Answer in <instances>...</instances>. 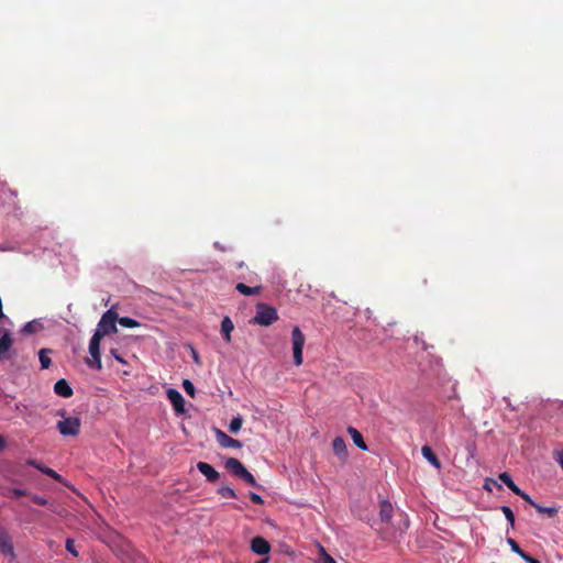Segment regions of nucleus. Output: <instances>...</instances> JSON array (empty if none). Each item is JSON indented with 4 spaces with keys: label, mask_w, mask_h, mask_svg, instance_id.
I'll return each instance as SVG.
<instances>
[{
    "label": "nucleus",
    "mask_w": 563,
    "mask_h": 563,
    "mask_svg": "<svg viewBox=\"0 0 563 563\" xmlns=\"http://www.w3.org/2000/svg\"><path fill=\"white\" fill-rule=\"evenodd\" d=\"M393 514V505L388 500H383L379 506V517L383 527L378 529V532L384 540H395L398 536L402 534L409 526L407 518H401V525L399 523L396 528L390 522ZM400 517H402V515H400Z\"/></svg>",
    "instance_id": "1"
},
{
    "label": "nucleus",
    "mask_w": 563,
    "mask_h": 563,
    "mask_svg": "<svg viewBox=\"0 0 563 563\" xmlns=\"http://www.w3.org/2000/svg\"><path fill=\"white\" fill-rule=\"evenodd\" d=\"M225 468L235 477L244 481L246 484L260 487L255 477L245 468L242 462L235 457H229L225 461Z\"/></svg>",
    "instance_id": "2"
},
{
    "label": "nucleus",
    "mask_w": 563,
    "mask_h": 563,
    "mask_svg": "<svg viewBox=\"0 0 563 563\" xmlns=\"http://www.w3.org/2000/svg\"><path fill=\"white\" fill-rule=\"evenodd\" d=\"M115 322H118V313L111 308L102 314L95 333H99L102 338L115 333L118 331Z\"/></svg>",
    "instance_id": "3"
},
{
    "label": "nucleus",
    "mask_w": 563,
    "mask_h": 563,
    "mask_svg": "<svg viewBox=\"0 0 563 563\" xmlns=\"http://www.w3.org/2000/svg\"><path fill=\"white\" fill-rule=\"evenodd\" d=\"M278 319L277 310L265 303H258L256 306V314L253 318V323L268 327Z\"/></svg>",
    "instance_id": "4"
},
{
    "label": "nucleus",
    "mask_w": 563,
    "mask_h": 563,
    "mask_svg": "<svg viewBox=\"0 0 563 563\" xmlns=\"http://www.w3.org/2000/svg\"><path fill=\"white\" fill-rule=\"evenodd\" d=\"M60 416L64 418L63 420L57 422V430L62 435L65 437H76L80 432L81 421L77 417H68L65 418V411L60 412Z\"/></svg>",
    "instance_id": "5"
},
{
    "label": "nucleus",
    "mask_w": 563,
    "mask_h": 563,
    "mask_svg": "<svg viewBox=\"0 0 563 563\" xmlns=\"http://www.w3.org/2000/svg\"><path fill=\"white\" fill-rule=\"evenodd\" d=\"M102 340V336H100L99 333H93V335L90 339L89 342V353L91 355V358L87 360V364L89 367L95 369H101V357H100V342Z\"/></svg>",
    "instance_id": "6"
},
{
    "label": "nucleus",
    "mask_w": 563,
    "mask_h": 563,
    "mask_svg": "<svg viewBox=\"0 0 563 563\" xmlns=\"http://www.w3.org/2000/svg\"><path fill=\"white\" fill-rule=\"evenodd\" d=\"M292 342V355L294 362L297 366L302 364V350L306 342V338L298 327H295L291 331Z\"/></svg>",
    "instance_id": "7"
},
{
    "label": "nucleus",
    "mask_w": 563,
    "mask_h": 563,
    "mask_svg": "<svg viewBox=\"0 0 563 563\" xmlns=\"http://www.w3.org/2000/svg\"><path fill=\"white\" fill-rule=\"evenodd\" d=\"M0 553L10 556L11 560L15 559L12 541L5 529L0 527Z\"/></svg>",
    "instance_id": "8"
},
{
    "label": "nucleus",
    "mask_w": 563,
    "mask_h": 563,
    "mask_svg": "<svg viewBox=\"0 0 563 563\" xmlns=\"http://www.w3.org/2000/svg\"><path fill=\"white\" fill-rule=\"evenodd\" d=\"M214 434H216L217 442L222 448H225V449L227 448H232V449H241L242 448V442L229 437L225 432H223L220 429H214Z\"/></svg>",
    "instance_id": "9"
},
{
    "label": "nucleus",
    "mask_w": 563,
    "mask_h": 563,
    "mask_svg": "<svg viewBox=\"0 0 563 563\" xmlns=\"http://www.w3.org/2000/svg\"><path fill=\"white\" fill-rule=\"evenodd\" d=\"M251 550L258 555H266L271 551V544L265 538L257 536L251 540Z\"/></svg>",
    "instance_id": "10"
},
{
    "label": "nucleus",
    "mask_w": 563,
    "mask_h": 563,
    "mask_svg": "<svg viewBox=\"0 0 563 563\" xmlns=\"http://www.w3.org/2000/svg\"><path fill=\"white\" fill-rule=\"evenodd\" d=\"M197 468L210 483H216L220 478V473L209 463L198 462Z\"/></svg>",
    "instance_id": "11"
},
{
    "label": "nucleus",
    "mask_w": 563,
    "mask_h": 563,
    "mask_svg": "<svg viewBox=\"0 0 563 563\" xmlns=\"http://www.w3.org/2000/svg\"><path fill=\"white\" fill-rule=\"evenodd\" d=\"M167 397L177 413L185 411V399L178 390L169 388L167 390Z\"/></svg>",
    "instance_id": "12"
},
{
    "label": "nucleus",
    "mask_w": 563,
    "mask_h": 563,
    "mask_svg": "<svg viewBox=\"0 0 563 563\" xmlns=\"http://www.w3.org/2000/svg\"><path fill=\"white\" fill-rule=\"evenodd\" d=\"M54 391H55L56 395H58L60 397H64V398H69L74 394L73 388L70 387L68 382L66 379H64V378L58 379L55 383Z\"/></svg>",
    "instance_id": "13"
},
{
    "label": "nucleus",
    "mask_w": 563,
    "mask_h": 563,
    "mask_svg": "<svg viewBox=\"0 0 563 563\" xmlns=\"http://www.w3.org/2000/svg\"><path fill=\"white\" fill-rule=\"evenodd\" d=\"M12 343L10 332L5 329H0V358L10 350Z\"/></svg>",
    "instance_id": "14"
},
{
    "label": "nucleus",
    "mask_w": 563,
    "mask_h": 563,
    "mask_svg": "<svg viewBox=\"0 0 563 563\" xmlns=\"http://www.w3.org/2000/svg\"><path fill=\"white\" fill-rule=\"evenodd\" d=\"M234 330V324L229 317H224L221 321V334L227 343L231 342V332Z\"/></svg>",
    "instance_id": "15"
},
{
    "label": "nucleus",
    "mask_w": 563,
    "mask_h": 563,
    "mask_svg": "<svg viewBox=\"0 0 563 563\" xmlns=\"http://www.w3.org/2000/svg\"><path fill=\"white\" fill-rule=\"evenodd\" d=\"M421 454L433 466H435L437 468L441 467L440 460L438 459V456L434 454L433 450L429 445L422 446Z\"/></svg>",
    "instance_id": "16"
},
{
    "label": "nucleus",
    "mask_w": 563,
    "mask_h": 563,
    "mask_svg": "<svg viewBox=\"0 0 563 563\" xmlns=\"http://www.w3.org/2000/svg\"><path fill=\"white\" fill-rule=\"evenodd\" d=\"M347 432H349V434L351 435V438H352V440H353L354 444H355L358 449H361V450H363V451H366V450H367V445H366V443H365V441H364V439H363L362 434H361V433H360L355 428H353V427H349V428H347Z\"/></svg>",
    "instance_id": "17"
},
{
    "label": "nucleus",
    "mask_w": 563,
    "mask_h": 563,
    "mask_svg": "<svg viewBox=\"0 0 563 563\" xmlns=\"http://www.w3.org/2000/svg\"><path fill=\"white\" fill-rule=\"evenodd\" d=\"M332 448H333L334 453L339 457L346 456V445H345V441L343 438H341V437L334 438V440L332 442Z\"/></svg>",
    "instance_id": "18"
},
{
    "label": "nucleus",
    "mask_w": 563,
    "mask_h": 563,
    "mask_svg": "<svg viewBox=\"0 0 563 563\" xmlns=\"http://www.w3.org/2000/svg\"><path fill=\"white\" fill-rule=\"evenodd\" d=\"M235 288L240 294L244 296L258 295L262 290L261 286L250 287L243 283H239Z\"/></svg>",
    "instance_id": "19"
},
{
    "label": "nucleus",
    "mask_w": 563,
    "mask_h": 563,
    "mask_svg": "<svg viewBox=\"0 0 563 563\" xmlns=\"http://www.w3.org/2000/svg\"><path fill=\"white\" fill-rule=\"evenodd\" d=\"M498 477L514 494L517 495L520 493L521 489L515 484L507 472L500 473Z\"/></svg>",
    "instance_id": "20"
},
{
    "label": "nucleus",
    "mask_w": 563,
    "mask_h": 563,
    "mask_svg": "<svg viewBox=\"0 0 563 563\" xmlns=\"http://www.w3.org/2000/svg\"><path fill=\"white\" fill-rule=\"evenodd\" d=\"M51 352L52 351L48 349H42L38 352L40 363H41V367L43 369H46L51 366L52 361H51L49 356L47 355Z\"/></svg>",
    "instance_id": "21"
},
{
    "label": "nucleus",
    "mask_w": 563,
    "mask_h": 563,
    "mask_svg": "<svg viewBox=\"0 0 563 563\" xmlns=\"http://www.w3.org/2000/svg\"><path fill=\"white\" fill-rule=\"evenodd\" d=\"M118 322L124 328H136L140 327V322L129 317H118Z\"/></svg>",
    "instance_id": "22"
},
{
    "label": "nucleus",
    "mask_w": 563,
    "mask_h": 563,
    "mask_svg": "<svg viewBox=\"0 0 563 563\" xmlns=\"http://www.w3.org/2000/svg\"><path fill=\"white\" fill-rule=\"evenodd\" d=\"M217 493L223 498H236L234 489L229 486L219 487Z\"/></svg>",
    "instance_id": "23"
},
{
    "label": "nucleus",
    "mask_w": 563,
    "mask_h": 563,
    "mask_svg": "<svg viewBox=\"0 0 563 563\" xmlns=\"http://www.w3.org/2000/svg\"><path fill=\"white\" fill-rule=\"evenodd\" d=\"M534 509L539 514L548 515L549 517H554L558 514V509L555 507H543L539 504L534 505Z\"/></svg>",
    "instance_id": "24"
},
{
    "label": "nucleus",
    "mask_w": 563,
    "mask_h": 563,
    "mask_svg": "<svg viewBox=\"0 0 563 563\" xmlns=\"http://www.w3.org/2000/svg\"><path fill=\"white\" fill-rule=\"evenodd\" d=\"M242 423H243V419L240 416L234 417L230 421V424H229L230 432L238 433L240 431L241 427H242Z\"/></svg>",
    "instance_id": "25"
},
{
    "label": "nucleus",
    "mask_w": 563,
    "mask_h": 563,
    "mask_svg": "<svg viewBox=\"0 0 563 563\" xmlns=\"http://www.w3.org/2000/svg\"><path fill=\"white\" fill-rule=\"evenodd\" d=\"M38 471H41L43 474L54 478L55 481L60 482V479H62L60 475L57 474L53 468L43 466V467H38Z\"/></svg>",
    "instance_id": "26"
},
{
    "label": "nucleus",
    "mask_w": 563,
    "mask_h": 563,
    "mask_svg": "<svg viewBox=\"0 0 563 563\" xmlns=\"http://www.w3.org/2000/svg\"><path fill=\"white\" fill-rule=\"evenodd\" d=\"M501 511L511 527L515 526V514L508 506H503Z\"/></svg>",
    "instance_id": "27"
},
{
    "label": "nucleus",
    "mask_w": 563,
    "mask_h": 563,
    "mask_svg": "<svg viewBox=\"0 0 563 563\" xmlns=\"http://www.w3.org/2000/svg\"><path fill=\"white\" fill-rule=\"evenodd\" d=\"M183 388L190 397H195V386L189 379L183 380Z\"/></svg>",
    "instance_id": "28"
},
{
    "label": "nucleus",
    "mask_w": 563,
    "mask_h": 563,
    "mask_svg": "<svg viewBox=\"0 0 563 563\" xmlns=\"http://www.w3.org/2000/svg\"><path fill=\"white\" fill-rule=\"evenodd\" d=\"M507 543L509 544L512 552L517 553L519 556L525 552L521 550L519 544L516 542V540L508 538Z\"/></svg>",
    "instance_id": "29"
},
{
    "label": "nucleus",
    "mask_w": 563,
    "mask_h": 563,
    "mask_svg": "<svg viewBox=\"0 0 563 563\" xmlns=\"http://www.w3.org/2000/svg\"><path fill=\"white\" fill-rule=\"evenodd\" d=\"M65 547L69 553H71L74 556H78V551L75 548V542L73 539H67Z\"/></svg>",
    "instance_id": "30"
},
{
    "label": "nucleus",
    "mask_w": 563,
    "mask_h": 563,
    "mask_svg": "<svg viewBox=\"0 0 563 563\" xmlns=\"http://www.w3.org/2000/svg\"><path fill=\"white\" fill-rule=\"evenodd\" d=\"M21 331L26 334L34 333L36 332V324L34 322H27L23 325Z\"/></svg>",
    "instance_id": "31"
},
{
    "label": "nucleus",
    "mask_w": 563,
    "mask_h": 563,
    "mask_svg": "<svg viewBox=\"0 0 563 563\" xmlns=\"http://www.w3.org/2000/svg\"><path fill=\"white\" fill-rule=\"evenodd\" d=\"M517 496L521 497L526 503H528L533 508H534V505H537V503L533 501L532 498L527 493H525L523 490H520V493L517 494Z\"/></svg>",
    "instance_id": "32"
},
{
    "label": "nucleus",
    "mask_w": 563,
    "mask_h": 563,
    "mask_svg": "<svg viewBox=\"0 0 563 563\" xmlns=\"http://www.w3.org/2000/svg\"><path fill=\"white\" fill-rule=\"evenodd\" d=\"M250 499H251L254 504H256V505H263V504H264L263 498H262L258 494L253 493V492H251V493H250Z\"/></svg>",
    "instance_id": "33"
},
{
    "label": "nucleus",
    "mask_w": 563,
    "mask_h": 563,
    "mask_svg": "<svg viewBox=\"0 0 563 563\" xmlns=\"http://www.w3.org/2000/svg\"><path fill=\"white\" fill-rule=\"evenodd\" d=\"M32 500L34 504L40 505V506H46L48 504L47 499H45L41 496H37V495L32 496Z\"/></svg>",
    "instance_id": "34"
},
{
    "label": "nucleus",
    "mask_w": 563,
    "mask_h": 563,
    "mask_svg": "<svg viewBox=\"0 0 563 563\" xmlns=\"http://www.w3.org/2000/svg\"><path fill=\"white\" fill-rule=\"evenodd\" d=\"M11 496L14 498L26 496V490L20 489V488H13V489H11Z\"/></svg>",
    "instance_id": "35"
},
{
    "label": "nucleus",
    "mask_w": 563,
    "mask_h": 563,
    "mask_svg": "<svg viewBox=\"0 0 563 563\" xmlns=\"http://www.w3.org/2000/svg\"><path fill=\"white\" fill-rule=\"evenodd\" d=\"M520 558L523 559L527 563H540V561L538 559L532 558L531 555H529L526 552H523L520 555Z\"/></svg>",
    "instance_id": "36"
},
{
    "label": "nucleus",
    "mask_w": 563,
    "mask_h": 563,
    "mask_svg": "<svg viewBox=\"0 0 563 563\" xmlns=\"http://www.w3.org/2000/svg\"><path fill=\"white\" fill-rule=\"evenodd\" d=\"M321 563H336V562L329 554H324V556L321 560Z\"/></svg>",
    "instance_id": "37"
},
{
    "label": "nucleus",
    "mask_w": 563,
    "mask_h": 563,
    "mask_svg": "<svg viewBox=\"0 0 563 563\" xmlns=\"http://www.w3.org/2000/svg\"><path fill=\"white\" fill-rule=\"evenodd\" d=\"M111 354L114 356V358L120 362V363H124V360L117 354V350H111Z\"/></svg>",
    "instance_id": "38"
},
{
    "label": "nucleus",
    "mask_w": 563,
    "mask_h": 563,
    "mask_svg": "<svg viewBox=\"0 0 563 563\" xmlns=\"http://www.w3.org/2000/svg\"><path fill=\"white\" fill-rule=\"evenodd\" d=\"M27 464L36 467L37 470L38 467H42L35 460H29Z\"/></svg>",
    "instance_id": "39"
},
{
    "label": "nucleus",
    "mask_w": 563,
    "mask_h": 563,
    "mask_svg": "<svg viewBox=\"0 0 563 563\" xmlns=\"http://www.w3.org/2000/svg\"><path fill=\"white\" fill-rule=\"evenodd\" d=\"M558 462L561 465V467L563 468V452L559 453Z\"/></svg>",
    "instance_id": "40"
},
{
    "label": "nucleus",
    "mask_w": 563,
    "mask_h": 563,
    "mask_svg": "<svg viewBox=\"0 0 563 563\" xmlns=\"http://www.w3.org/2000/svg\"><path fill=\"white\" fill-rule=\"evenodd\" d=\"M504 401H506L507 406H508L509 408H511V410H515V408H514V407H511V404H510V401H509V399H508V398H504Z\"/></svg>",
    "instance_id": "41"
},
{
    "label": "nucleus",
    "mask_w": 563,
    "mask_h": 563,
    "mask_svg": "<svg viewBox=\"0 0 563 563\" xmlns=\"http://www.w3.org/2000/svg\"><path fill=\"white\" fill-rule=\"evenodd\" d=\"M269 559L268 558H264L262 560H260L258 562L256 563H268Z\"/></svg>",
    "instance_id": "42"
},
{
    "label": "nucleus",
    "mask_w": 563,
    "mask_h": 563,
    "mask_svg": "<svg viewBox=\"0 0 563 563\" xmlns=\"http://www.w3.org/2000/svg\"><path fill=\"white\" fill-rule=\"evenodd\" d=\"M192 354H194V360H195V362H196V363H198V362H199V358H198L197 353L194 351V352H192Z\"/></svg>",
    "instance_id": "43"
},
{
    "label": "nucleus",
    "mask_w": 563,
    "mask_h": 563,
    "mask_svg": "<svg viewBox=\"0 0 563 563\" xmlns=\"http://www.w3.org/2000/svg\"><path fill=\"white\" fill-rule=\"evenodd\" d=\"M4 446L3 438L0 435V450Z\"/></svg>",
    "instance_id": "44"
},
{
    "label": "nucleus",
    "mask_w": 563,
    "mask_h": 563,
    "mask_svg": "<svg viewBox=\"0 0 563 563\" xmlns=\"http://www.w3.org/2000/svg\"><path fill=\"white\" fill-rule=\"evenodd\" d=\"M243 266H244V263H243V262H241V263H239V264H238V268H242Z\"/></svg>",
    "instance_id": "45"
}]
</instances>
